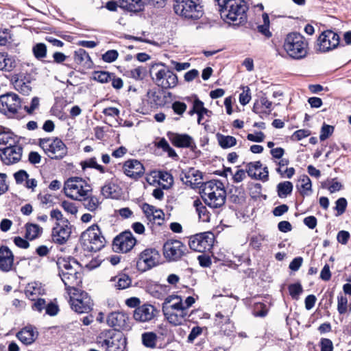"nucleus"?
Returning a JSON list of instances; mask_svg holds the SVG:
<instances>
[{"mask_svg": "<svg viewBox=\"0 0 351 351\" xmlns=\"http://www.w3.org/2000/svg\"><path fill=\"white\" fill-rule=\"evenodd\" d=\"M58 274L64 284L69 295L77 291V287L82 282L80 266L73 258L60 257L58 258Z\"/></svg>", "mask_w": 351, "mask_h": 351, "instance_id": "f257e3e1", "label": "nucleus"}, {"mask_svg": "<svg viewBox=\"0 0 351 351\" xmlns=\"http://www.w3.org/2000/svg\"><path fill=\"white\" fill-rule=\"evenodd\" d=\"M201 195L209 207H221L226 202V192L223 184L217 180H212L203 183L201 186Z\"/></svg>", "mask_w": 351, "mask_h": 351, "instance_id": "f03ea898", "label": "nucleus"}, {"mask_svg": "<svg viewBox=\"0 0 351 351\" xmlns=\"http://www.w3.org/2000/svg\"><path fill=\"white\" fill-rule=\"evenodd\" d=\"M247 6L243 0H230L220 8V15L223 20L233 25H240L247 21Z\"/></svg>", "mask_w": 351, "mask_h": 351, "instance_id": "7ed1b4c3", "label": "nucleus"}, {"mask_svg": "<svg viewBox=\"0 0 351 351\" xmlns=\"http://www.w3.org/2000/svg\"><path fill=\"white\" fill-rule=\"evenodd\" d=\"M283 49L290 58L300 60L308 56V43L301 34L291 32L284 40Z\"/></svg>", "mask_w": 351, "mask_h": 351, "instance_id": "20e7f679", "label": "nucleus"}, {"mask_svg": "<svg viewBox=\"0 0 351 351\" xmlns=\"http://www.w3.org/2000/svg\"><path fill=\"white\" fill-rule=\"evenodd\" d=\"M63 189L68 197L77 201H82L92 191L90 184L80 177L68 178L64 182Z\"/></svg>", "mask_w": 351, "mask_h": 351, "instance_id": "39448f33", "label": "nucleus"}, {"mask_svg": "<svg viewBox=\"0 0 351 351\" xmlns=\"http://www.w3.org/2000/svg\"><path fill=\"white\" fill-rule=\"evenodd\" d=\"M175 12L185 19L197 20L204 14L199 0H175Z\"/></svg>", "mask_w": 351, "mask_h": 351, "instance_id": "423d86ee", "label": "nucleus"}, {"mask_svg": "<svg viewBox=\"0 0 351 351\" xmlns=\"http://www.w3.org/2000/svg\"><path fill=\"white\" fill-rule=\"evenodd\" d=\"M84 249L88 252H97L105 245V239L97 226H92L81 236Z\"/></svg>", "mask_w": 351, "mask_h": 351, "instance_id": "0eeeda50", "label": "nucleus"}, {"mask_svg": "<svg viewBox=\"0 0 351 351\" xmlns=\"http://www.w3.org/2000/svg\"><path fill=\"white\" fill-rule=\"evenodd\" d=\"M215 236L210 232H205L189 238V245L194 251L203 252L210 250L214 243Z\"/></svg>", "mask_w": 351, "mask_h": 351, "instance_id": "6e6552de", "label": "nucleus"}, {"mask_svg": "<svg viewBox=\"0 0 351 351\" xmlns=\"http://www.w3.org/2000/svg\"><path fill=\"white\" fill-rule=\"evenodd\" d=\"M152 80L158 86L163 89L173 88L176 86L178 82L176 74L165 68L158 69Z\"/></svg>", "mask_w": 351, "mask_h": 351, "instance_id": "1a4fd4ad", "label": "nucleus"}, {"mask_svg": "<svg viewBox=\"0 0 351 351\" xmlns=\"http://www.w3.org/2000/svg\"><path fill=\"white\" fill-rule=\"evenodd\" d=\"M70 295L71 306L73 310L78 313H87L91 309L93 302L87 293L80 291H72Z\"/></svg>", "mask_w": 351, "mask_h": 351, "instance_id": "9d476101", "label": "nucleus"}, {"mask_svg": "<svg viewBox=\"0 0 351 351\" xmlns=\"http://www.w3.org/2000/svg\"><path fill=\"white\" fill-rule=\"evenodd\" d=\"M160 259V255L156 249H145L139 254L136 266L139 270L145 271L159 264Z\"/></svg>", "mask_w": 351, "mask_h": 351, "instance_id": "9b49d317", "label": "nucleus"}, {"mask_svg": "<svg viewBox=\"0 0 351 351\" xmlns=\"http://www.w3.org/2000/svg\"><path fill=\"white\" fill-rule=\"evenodd\" d=\"M21 107L19 96L12 93L0 96V112L5 115H14Z\"/></svg>", "mask_w": 351, "mask_h": 351, "instance_id": "f8f14e48", "label": "nucleus"}, {"mask_svg": "<svg viewBox=\"0 0 351 351\" xmlns=\"http://www.w3.org/2000/svg\"><path fill=\"white\" fill-rule=\"evenodd\" d=\"M16 143L17 136L9 130L0 132V151H2L3 154L21 153L22 149L16 145Z\"/></svg>", "mask_w": 351, "mask_h": 351, "instance_id": "ddd939ff", "label": "nucleus"}, {"mask_svg": "<svg viewBox=\"0 0 351 351\" xmlns=\"http://www.w3.org/2000/svg\"><path fill=\"white\" fill-rule=\"evenodd\" d=\"M186 247L180 241L169 240L163 245V254L169 261H176L185 254Z\"/></svg>", "mask_w": 351, "mask_h": 351, "instance_id": "4468645a", "label": "nucleus"}, {"mask_svg": "<svg viewBox=\"0 0 351 351\" xmlns=\"http://www.w3.org/2000/svg\"><path fill=\"white\" fill-rule=\"evenodd\" d=\"M339 36L332 30L322 32L317 39V49L320 52L332 50L339 45Z\"/></svg>", "mask_w": 351, "mask_h": 351, "instance_id": "2eb2a0df", "label": "nucleus"}, {"mask_svg": "<svg viewBox=\"0 0 351 351\" xmlns=\"http://www.w3.org/2000/svg\"><path fill=\"white\" fill-rule=\"evenodd\" d=\"M179 168L181 169L180 179L186 185L192 189L200 188L204 183L202 172L192 167L184 168L181 165H179Z\"/></svg>", "mask_w": 351, "mask_h": 351, "instance_id": "dca6fc26", "label": "nucleus"}, {"mask_svg": "<svg viewBox=\"0 0 351 351\" xmlns=\"http://www.w3.org/2000/svg\"><path fill=\"white\" fill-rule=\"evenodd\" d=\"M136 242V240L131 232H124L114 238L113 250L115 252L125 253L133 248Z\"/></svg>", "mask_w": 351, "mask_h": 351, "instance_id": "f3484780", "label": "nucleus"}, {"mask_svg": "<svg viewBox=\"0 0 351 351\" xmlns=\"http://www.w3.org/2000/svg\"><path fill=\"white\" fill-rule=\"evenodd\" d=\"M71 228L69 221L54 223L51 231V239L55 243L64 244L70 237Z\"/></svg>", "mask_w": 351, "mask_h": 351, "instance_id": "a211bd4d", "label": "nucleus"}, {"mask_svg": "<svg viewBox=\"0 0 351 351\" xmlns=\"http://www.w3.org/2000/svg\"><path fill=\"white\" fill-rule=\"evenodd\" d=\"M107 324L116 330H129L131 328L129 316L124 312H112L108 315Z\"/></svg>", "mask_w": 351, "mask_h": 351, "instance_id": "6ab92c4d", "label": "nucleus"}, {"mask_svg": "<svg viewBox=\"0 0 351 351\" xmlns=\"http://www.w3.org/2000/svg\"><path fill=\"white\" fill-rule=\"evenodd\" d=\"M171 144L179 148H189L191 151L196 147L194 139L187 134L169 132L167 134Z\"/></svg>", "mask_w": 351, "mask_h": 351, "instance_id": "aec40b11", "label": "nucleus"}, {"mask_svg": "<svg viewBox=\"0 0 351 351\" xmlns=\"http://www.w3.org/2000/svg\"><path fill=\"white\" fill-rule=\"evenodd\" d=\"M248 176L255 180L266 182L268 180L269 172L267 167H263L259 161L250 162L246 165Z\"/></svg>", "mask_w": 351, "mask_h": 351, "instance_id": "412c9836", "label": "nucleus"}, {"mask_svg": "<svg viewBox=\"0 0 351 351\" xmlns=\"http://www.w3.org/2000/svg\"><path fill=\"white\" fill-rule=\"evenodd\" d=\"M156 309L153 305L143 304L137 307L133 314L134 319L139 322L151 321L156 316Z\"/></svg>", "mask_w": 351, "mask_h": 351, "instance_id": "4be33fe9", "label": "nucleus"}, {"mask_svg": "<svg viewBox=\"0 0 351 351\" xmlns=\"http://www.w3.org/2000/svg\"><path fill=\"white\" fill-rule=\"evenodd\" d=\"M123 171L128 177L136 179L143 175V165L137 160H128L123 165Z\"/></svg>", "mask_w": 351, "mask_h": 351, "instance_id": "5701e85b", "label": "nucleus"}, {"mask_svg": "<svg viewBox=\"0 0 351 351\" xmlns=\"http://www.w3.org/2000/svg\"><path fill=\"white\" fill-rule=\"evenodd\" d=\"M107 351H123L126 346L125 339L121 335H113L102 341H98Z\"/></svg>", "mask_w": 351, "mask_h": 351, "instance_id": "b1692460", "label": "nucleus"}, {"mask_svg": "<svg viewBox=\"0 0 351 351\" xmlns=\"http://www.w3.org/2000/svg\"><path fill=\"white\" fill-rule=\"evenodd\" d=\"M40 146L45 152H66V147L61 139L58 138H43L40 140Z\"/></svg>", "mask_w": 351, "mask_h": 351, "instance_id": "393cba45", "label": "nucleus"}, {"mask_svg": "<svg viewBox=\"0 0 351 351\" xmlns=\"http://www.w3.org/2000/svg\"><path fill=\"white\" fill-rule=\"evenodd\" d=\"M142 209L146 219L149 221L158 225L162 223L165 214L162 210L157 209L148 204H144L142 206Z\"/></svg>", "mask_w": 351, "mask_h": 351, "instance_id": "a878e982", "label": "nucleus"}, {"mask_svg": "<svg viewBox=\"0 0 351 351\" xmlns=\"http://www.w3.org/2000/svg\"><path fill=\"white\" fill-rule=\"evenodd\" d=\"M163 313L168 322L175 326L182 325L186 321L187 317H189L186 308Z\"/></svg>", "mask_w": 351, "mask_h": 351, "instance_id": "bb28decb", "label": "nucleus"}, {"mask_svg": "<svg viewBox=\"0 0 351 351\" xmlns=\"http://www.w3.org/2000/svg\"><path fill=\"white\" fill-rule=\"evenodd\" d=\"M14 265V255L12 251L3 246L0 250V270L3 272L11 271Z\"/></svg>", "mask_w": 351, "mask_h": 351, "instance_id": "cd10ccee", "label": "nucleus"}, {"mask_svg": "<svg viewBox=\"0 0 351 351\" xmlns=\"http://www.w3.org/2000/svg\"><path fill=\"white\" fill-rule=\"evenodd\" d=\"M272 102L269 101L267 97L263 95L259 97L258 99L256 100L252 111L258 114L261 117L263 115H269L272 110Z\"/></svg>", "mask_w": 351, "mask_h": 351, "instance_id": "c85d7f7f", "label": "nucleus"}, {"mask_svg": "<svg viewBox=\"0 0 351 351\" xmlns=\"http://www.w3.org/2000/svg\"><path fill=\"white\" fill-rule=\"evenodd\" d=\"M215 325L220 328L226 335H230L233 330V324L231 322L228 315H223L218 312L215 315Z\"/></svg>", "mask_w": 351, "mask_h": 351, "instance_id": "c756f323", "label": "nucleus"}, {"mask_svg": "<svg viewBox=\"0 0 351 351\" xmlns=\"http://www.w3.org/2000/svg\"><path fill=\"white\" fill-rule=\"evenodd\" d=\"M184 304L180 296L177 295H171L165 299L162 304L163 313L174 311L178 309H184Z\"/></svg>", "mask_w": 351, "mask_h": 351, "instance_id": "7c9ffc66", "label": "nucleus"}, {"mask_svg": "<svg viewBox=\"0 0 351 351\" xmlns=\"http://www.w3.org/2000/svg\"><path fill=\"white\" fill-rule=\"evenodd\" d=\"M17 338L25 345L32 344L38 337V332L32 326H27L16 334Z\"/></svg>", "mask_w": 351, "mask_h": 351, "instance_id": "2f4dec72", "label": "nucleus"}, {"mask_svg": "<svg viewBox=\"0 0 351 351\" xmlns=\"http://www.w3.org/2000/svg\"><path fill=\"white\" fill-rule=\"evenodd\" d=\"M149 0H120L119 7L129 12H138L144 9Z\"/></svg>", "mask_w": 351, "mask_h": 351, "instance_id": "473e14b6", "label": "nucleus"}, {"mask_svg": "<svg viewBox=\"0 0 351 351\" xmlns=\"http://www.w3.org/2000/svg\"><path fill=\"white\" fill-rule=\"evenodd\" d=\"M44 289L40 283L37 282H29L25 289V295L31 300H36L39 295L43 294Z\"/></svg>", "mask_w": 351, "mask_h": 351, "instance_id": "72a5a7b5", "label": "nucleus"}, {"mask_svg": "<svg viewBox=\"0 0 351 351\" xmlns=\"http://www.w3.org/2000/svg\"><path fill=\"white\" fill-rule=\"evenodd\" d=\"M101 193L106 198H118L121 195V189L114 182L110 181L102 186Z\"/></svg>", "mask_w": 351, "mask_h": 351, "instance_id": "f704fd0d", "label": "nucleus"}, {"mask_svg": "<svg viewBox=\"0 0 351 351\" xmlns=\"http://www.w3.org/2000/svg\"><path fill=\"white\" fill-rule=\"evenodd\" d=\"M297 187L302 196L309 195L312 191V184L306 175H302L297 184Z\"/></svg>", "mask_w": 351, "mask_h": 351, "instance_id": "c9c22d12", "label": "nucleus"}, {"mask_svg": "<svg viewBox=\"0 0 351 351\" xmlns=\"http://www.w3.org/2000/svg\"><path fill=\"white\" fill-rule=\"evenodd\" d=\"M43 233V228L35 223H27L25 224V238L34 240L39 237Z\"/></svg>", "mask_w": 351, "mask_h": 351, "instance_id": "e433bc0d", "label": "nucleus"}, {"mask_svg": "<svg viewBox=\"0 0 351 351\" xmlns=\"http://www.w3.org/2000/svg\"><path fill=\"white\" fill-rule=\"evenodd\" d=\"M141 341L145 347L154 349L156 348L158 336L154 332H145L141 335Z\"/></svg>", "mask_w": 351, "mask_h": 351, "instance_id": "4c0bfd02", "label": "nucleus"}, {"mask_svg": "<svg viewBox=\"0 0 351 351\" xmlns=\"http://www.w3.org/2000/svg\"><path fill=\"white\" fill-rule=\"evenodd\" d=\"M111 281L114 282V287L117 289H125L131 285V279L126 274H119L111 278Z\"/></svg>", "mask_w": 351, "mask_h": 351, "instance_id": "58836bf2", "label": "nucleus"}, {"mask_svg": "<svg viewBox=\"0 0 351 351\" xmlns=\"http://www.w3.org/2000/svg\"><path fill=\"white\" fill-rule=\"evenodd\" d=\"M15 66V60L6 53H0V70L11 71Z\"/></svg>", "mask_w": 351, "mask_h": 351, "instance_id": "ea45409f", "label": "nucleus"}, {"mask_svg": "<svg viewBox=\"0 0 351 351\" xmlns=\"http://www.w3.org/2000/svg\"><path fill=\"white\" fill-rule=\"evenodd\" d=\"M146 75L147 69L143 66H137L126 72V75L128 77L135 80H142L145 77Z\"/></svg>", "mask_w": 351, "mask_h": 351, "instance_id": "a19ab883", "label": "nucleus"}, {"mask_svg": "<svg viewBox=\"0 0 351 351\" xmlns=\"http://www.w3.org/2000/svg\"><path fill=\"white\" fill-rule=\"evenodd\" d=\"M293 190V184L291 182H280L277 186L278 195L280 198H285L291 194Z\"/></svg>", "mask_w": 351, "mask_h": 351, "instance_id": "79ce46f5", "label": "nucleus"}, {"mask_svg": "<svg viewBox=\"0 0 351 351\" xmlns=\"http://www.w3.org/2000/svg\"><path fill=\"white\" fill-rule=\"evenodd\" d=\"M83 200H84V205L85 208L90 211L96 210L99 208V206L101 204V202L99 201V199L97 197H96V196L89 197V195H88V197H85V199H84Z\"/></svg>", "mask_w": 351, "mask_h": 351, "instance_id": "37998d69", "label": "nucleus"}, {"mask_svg": "<svg viewBox=\"0 0 351 351\" xmlns=\"http://www.w3.org/2000/svg\"><path fill=\"white\" fill-rule=\"evenodd\" d=\"M74 60L77 64H86L90 62V58L88 53L83 49H79L75 51Z\"/></svg>", "mask_w": 351, "mask_h": 351, "instance_id": "c03bdc74", "label": "nucleus"}, {"mask_svg": "<svg viewBox=\"0 0 351 351\" xmlns=\"http://www.w3.org/2000/svg\"><path fill=\"white\" fill-rule=\"evenodd\" d=\"M194 206L196 208V210L198 213L199 217L202 219L203 221H209L210 217L206 208L202 204L199 200L194 201Z\"/></svg>", "mask_w": 351, "mask_h": 351, "instance_id": "a18cd8bd", "label": "nucleus"}, {"mask_svg": "<svg viewBox=\"0 0 351 351\" xmlns=\"http://www.w3.org/2000/svg\"><path fill=\"white\" fill-rule=\"evenodd\" d=\"M36 58L40 60L47 56V47L44 43H37L32 48Z\"/></svg>", "mask_w": 351, "mask_h": 351, "instance_id": "49530a36", "label": "nucleus"}, {"mask_svg": "<svg viewBox=\"0 0 351 351\" xmlns=\"http://www.w3.org/2000/svg\"><path fill=\"white\" fill-rule=\"evenodd\" d=\"M218 141L221 147L223 148H228L236 144V138L230 136L220 135L218 136Z\"/></svg>", "mask_w": 351, "mask_h": 351, "instance_id": "de8ad7c7", "label": "nucleus"}, {"mask_svg": "<svg viewBox=\"0 0 351 351\" xmlns=\"http://www.w3.org/2000/svg\"><path fill=\"white\" fill-rule=\"evenodd\" d=\"M282 156L283 155H273L274 162L278 165L276 171L280 174H282L284 167L286 168L289 162L287 158H282Z\"/></svg>", "mask_w": 351, "mask_h": 351, "instance_id": "09e8293b", "label": "nucleus"}, {"mask_svg": "<svg viewBox=\"0 0 351 351\" xmlns=\"http://www.w3.org/2000/svg\"><path fill=\"white\" fill-rule=\"evenodd\" d=\"M112 74L107 71H95L93 80L101 83H107L111 80Z\"/></svg>", "mask_w": 351, "mask_h": 351, "instance_id": "8fccbe9b", "label": "nucleus"}, {"mask_svg": "<svg viewBox=\"0 0 351 351\" xmlns=\"http://www.w3.org/2000/svg\"><path fill=\"white\" fill-rule=\"evenodd\" d=\"M14 85L15 89L23 95H28L31 91L29 83L25 82L23 80H16Z\"/></svg>", "mask_w": 351, "mask_h": 351, "instance_id": "3c124183", "label": "nucleus"}, {"mask_svg": "<svg viewBox=\"0 0 351 351\" xmlns=\"http://www.w3.org/2000/svg\"><path fill=\"white\" fill-rule=\"evenodd\" d=\"M289 292L291 298L298 300L300 295L302 293L303 289L300 283L291 284L288 287Z\"/></svg>", "mask_w": 351, "mask_h": 351, "instance_id": "603ef678", "label": "nucleus"}, {"mask_svg": "<svg viewBox=\"0 0 351 351\" xmlns=\"http://www.w3.org/2000/svg\"><path fill=\"white\" fill-rule=\"evenodd\" d=\"M268 312V308L262 302L254 304L253 308V315L256 317H265Z\"/></svg>", "mask_w": 351, "mask_h": 351, "instance_id": "864d4df0", "label": "nucleus"}, {"mask_svg": "<svg viewBox=\"0 0 351 351\" xmlns=\"http://www.w3.org/2000/svg\"><path fill=\"white\" fill-rule=\"evenodd\" d=\"M334 132V127L330 125L324 124L322 127L319 138L321 141L327 139Z\"/></svg>", "mask_w": 351, "mask_h": 351, "instance_id": "5fc2aeb1", "label": "nucleus"}, {"mask_svg": "<svg viewBox=\"0 0 351 351\" xmlns=\"http://www.w3.org/2000/svg\"><path fill=\"white\" fill-rule=\"evenodd\" d=\"M62 207L68 214L75 216L78 210L75 203L68 201H63L61 204Z\"/></svg>", "mask_w": 351, "mask_h": 351, "instance_id": "6e6d98bb", "label": "nucleus"}, {"mask_svg": "<svg viewBox=\"0 0 351 351\" xmlns=\"http://www.w3.org/2000/svg\"><path fill=\"white\" fill-rule=\"evenodd\" d=\"M155 145L157 147L161 148L164 152H167L168 154H176L170 147L167 141L164 138H162L158 141L156 142Z\"/></svg>", "mask_w": 351, "mask_h": 351, "instance_id": "4d7b16f0", "label": "nucleus"}, {"mask_svg": "<svg viewBox=\"0 0 351 351\" xmlns=\"http://www.w3.org/2000/svg\"><path fill=\"white\" fill-rule=\"evenodd\" d=\"M12 155H0L2 162L6 165L15 164L21 160V155L12 157Z\"/></svg>", "mask_w": 351, "mask_h": 351, "instance_id": "13d9d810", "label": "nucleus"}, {"mask_svg": "<svg viewBox=\"0 0 351 351\" xmlns=\"http://www.w3.org/2000/svg\"><path fill=\"white\" fill-rule=\"evenodd\" d=\"M348 300L346 297L340 295L337 297V310L340 314H344L347 311Z\"/></svg>", "mask_w": 351, "mask_h": 351, "instance_id": "bf43d9fd", "label": "nucleus"}, {"mask_svg": "<svg viewBox=\"0 0 351 351\" xmlns=\"http://www.w3.org/2000/svg\"><path fill=\"white\" fill-rule=\"evenodd\" d=\"M251 99L250 89L246 86L243 88V92L239 95V102L241 105L245 106Z\"/></svg>", "mask_w": 351, "mask_h": 351, "instance_id": "052dcab7", "label": "nucleus"}, {"mask_svg": "<svg viewBox=\"0 0 351 351\" xmlns=\"http://www.w3.org/2000/svg\"><path fill=\"white\" fill-rule=\"evenodd\" d=\"M335 204V209L337 211L336 215L339 216L345 212L347 206V201L344 197H341L336 201Z\"/></svg>", "mask_w": 351, "mask_h": 351, "instance_id": "680f3d73", "label": "nucleus"}, {"mask_svg": "<svg viewBox=\"0 0 351 351\" xmlns=\"http://www.w3.org/2000/svg\"><path fill=\"white\" fill-rule=\"evenodd\" d=\"M119 53L116 50H108L102 56V59L106 62H112L118 58Z\"/></svg>", "mask_w": 351, "mask_h": 351, "instance_id": "e2e57ef3", "label": "nucleus"}, {"mask_svg": "<svg viewBox=\"0 0 351 351\" xmlns=\"http://www.w3.org/2000/svg\"><path fill=\"white\" fill-rule=\"evenodd\" d=\"M81 165H82V168L84 170L87 167H92V168H95V169H98L99 171H100L102 173L104 172V168L101 165H97V162L93 159H90L88 161L82 162Z\"/></svg>", "mask_w": 351, "mask_h": 351, "instance_id": "0e129e2a", "label": "nucleus"}, {"mask_svg": "<svg viewBox=\"0 0 351 351\" xmlns=\"http://www.w3.org/2000/svg\"><path fill=\"white\" fill-rule=\"evenodd\" d=\"M50 217L51 219L56 221L55 223H61L64 221H68V219L63 217L61 211L58 209H53L50 211Z\"/></svg>", "mask_w": 351, "mask_h": 351, "instance_id": "69168bd1", "label": "nucleus"}, {"mask_svg": "<svg viewBox=\"0 0 351 351\" xmlns=\"http://www.w3.org/2000/svg\"><path fill=\"white\" fill-rule=\"evenodd\" d=\"M321 351H333V343L327 338H322L320 340Z\"/></svg>", "mask_w": 351, "mask_h": 351, "instance_id": "338daca9", "label": "nucleus"}, {"mask_svg": "<svg viewBox=\"0 0 351 351\" xmlns=\"http://www.w3.org/2000/svg\"><path fill=\"white\" fill-rule=\"evenodd\" d=\"M202 328L199 326H195L192 328L189 333L187 341L188 342L193 343L194 340L202 334Z\"/></svg>", "mask_w": 351, "mask_h": 351, "instance_id": "774afa93", "label": "nucleus"}]
</instances>
